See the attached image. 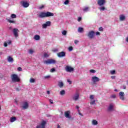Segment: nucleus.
Wrapping results in <instances>:
<instances>
[{"label":"nucleus","instance_id":"nucleus-36","mask_svg":"<svg viewBox=\"0 0 128 128\" xmlns=\"http://www.w3.org/2000/svg\"><path fill=\"white\" fill-rule=\"evenodd\" d=\"M68 2H70V1L68 0H66L64 2V4H68Z\"/></svg>","mask_w":128,"mask_h":128},{"label":"nucleus","instance_id":"nucleus-26","mask_svg":"<svg viewBox=\"0 0 128 128\" xmlns=\"http://www.w3.org/2000/svg\"><path fill=\"white\" fill-rule=\"evenodd\" d=\"M99 10H100V11H104V10H106V7L105 6H102V7H100L99 8Z\"/></svg>","mask_w":128,"mask_h":128},{"label":"nucleus","instance_id":"nucleus-16","mask_svg":"<svg viewBox=\"0 0 128 128\" xmlns=\"http://www.w3.org/2000/svg\"><path fill=\"white\" fill-rule=\"evenodd\" d=\"M22 108L24 110H26L27 108H28V102H24Z\"/></svg>","mask_w":128,"mask_h":128},{"label":"nucleus","instance_id":"nucleus-28","mask_svg":"<svg viewBox=\"0 0 128 128\" xmlns=\"http://www.w3.org/2000/svg\"><path fill=\"white\" fill-rule=\"evenodd\" d=\"M36 80L34 78H31L30 80V82L31 84H34V82H35Z\"/></svg>","mask_w":128,"mask_h":128},{"label":"nucleus","instance_id":"nucleus-12","mask_svg":"<svg viewBox=\"0 0 128 128\" xmlns=\"http://www.w3.org/2000/svg\"><path fill=\"white\" fill-rule=\"evenodd\" d=\"M57 56L58 58H64L66 56V52H62L57 54Z\"/></svg>","mask_w":128,"mask_h":128},{"label":"nucleus","instance_id":"nucleus-62","mask_svg":"<svg viewBox=\"0 0 128 128\" xmlns=\"http://www.w3.org/2000/svg\"><path fill=\"white\" fill-rule=\"evenodd\" d=\"M61 114H62V112H61Z\"/></svg>","mask_w":128,"mask_h":128},{"label":"nucleus","instance_id":"nucleus-18","mask_svg":"<svg viewBox=\"0 0 128 128\" xmlns=\"http://www.w3.org/2000/svg\"><path fill=\"white\" fill-rule=\"evenodd\" d=\"M34 39L35 40H40V35L36 34L34 36Z\"/></svg>","mask_w":128,"mask_h":128},{"label":"nucleus","instance_id":"nucleus-63","mask_svg":"<svg viewBox=\"0 0 128 128\" xmlns=\"http://www.w3.org/2000/svg\"><path fill=\"white\" fill-rule=\"evenodd\" d=\"M72 120H74V118H72Z\"/></svg>","mask_w":128,"mask_h":128},{"label":"nucleus","instance_id":"nucleus-22","mask_svg":"<svg viewBox=\"0 0 128 128\" xmlns=\"http://www.w3.org/2000/svg\"><path fill=\"white\" fill-rule=\"evenodd\" d=\"M78 32H80V34H82V32H84V28L79 27L78 28Z\"/></svg>","mask_w":128,"mask_h":128},{"label":"nucleus","instance_id":"nucleus-64","mask_svg":"<svg viewBox=\"0 0 128 128\" xmlns=\"http://www.w3.org/2000/svg\"><path fill=\"white\" fill-rule=\"evenodd\" d=\"M78 112H80V110H78Z\"/></svg>","mask_w":128,"mask_h":128},{"label":"nucleus","instance_id":"nucleus-33","mask_svg":"<svg viewBox=\"0 0 128 128\" xmlns=\"http://www.w3.org/2000/svg\"><path fill=\"white\" fill-rule=\"evenodd\" d=\"M110 98H116V94H113V95H112Z\"/></svg>","mask_w":128,"mask_h":128},{"label":"nucleus","instance_id":"nucleus-11","mask_svg":"<svg viewBox=\"0 0 128 128\" xmlns=\"http://www.w3.org/2000/svg\"><path fill=\"white\" fill-rule=\"evenodd\" d=\"M18 32H20V30H18V28L13 29V34L16 38H18Z\"/></svg>","mask_w":128,"mask_h":128},{"label":"nucleus","instance_id":"nucleus-61","mask_svg":"<svg viewBox=\"0 0 128 128\" xmlns=\"http://www.w3.org/2000/svg\"><path fill=\"white\" fill-rule=\"evenodd\" d=\"M114 92H118V90L115 89V90H114Z\"/></svg>","mask_w":128,"mask_h":128},{"label":"nucleus","instance_id":"nucleus-31","mask_svg":"<svg viewBox=\"0 0 128 128\" xmlns=\"http://www.w3.org/2000/svg\"><path fill=\"white\" fill-rule=\"evenodd\" d=\"M90 104H92V105L96 104V100H94L92 101L91 102H90Z\"/></svg>","mask_w":128,"mask_h":128},{"label":"nucleus","instance_id":"nucleus-2","mask_svg":"<svg viewBox=\"0 0 128 128\" xmlns=\"http://www.w3.org/2000/svg\"><path fill=\"white\" fill-rule=\"evenodd\" d=\"M12 81L13 82H20V79L16 74H13L11 76Z\"/></svg>","mask_w":128,"mask_h":128},{"label":"nucleus","instance_id":"nucleus-42","mask_svg":"<svg viewBox=\"0 0 128 128\" xmlns=\"http://www.w3.org/2000/svg\"><path fill=\"white\" fill-rule=\"evenodd\" d=\"M44 58H48V54L46 53L44 54Z\"/></svg>","mask_w":128,"mask_h":128},{"label":"nucleus","instance_id":"nucleus-37","mask_svg":"<svg viewBox=\"0 0 128 128\" xmlns=\"http://www.w3.org/2000/svg\"><path fill=\"white\" fill-rule=\"evenodd\" d=\"M29 54H34V50H29Z\"/></svg>","mask_w":128,"mask_h":128},{"label":"nucleus","instance_id":"nucleus-57","mask_svg":"<svg viewBox=\"0 0 128 128\" xmlns=\"http://www.w3.org/2000/svg\"><path fill=\"white\" fill-rule=\"evenodd\" d=\"M16 90L17 92H20V89L18 88H16Z\"/></svg>","mask_w":128,"mask_h":128},{"label":"nucleus","instance_id":"nucleus-44","mask_svg":"<svg viewBox=\"0 0 128 128\" xmlns=\"http://www.w3.org/2000/svg\"><path fill=\"white\" fill-rule=\"evenodd\" d=\"M44 8V6L42 5L39 7V10H42Z\"/></svg>","mask_w":128,"mask_h":128},{"label":"nucleus","instance_id":"nucleus-29","mask_svg":"<svg viewBox=\"0 0 128 128\" xmlns=\"http://www.w3.org/2000/svg\"><path fill=\"white\" fill-rule=\"evenodd\" d=\"M66 34H68V32L66 30H64L62 32V34L63 36H66Z\"/></svg>","mask_w":128,"mask_h":128},{"label":"nucleus","instance_id":"nucleus-59","mask_svg":"<svg viewBox=\"0 0 128 128\" xmlns=\"http://www.w3.org/2000/svg\"><path fill=\"white\" fill-rule=\"evenodd\" d=\"M57 128H60V125H58Z\"/></svg>","mask_w":128,"mask_h":128},{"label":"nucleus","instance_id":"nucleus-48","mask_svg":"<svg viewBox=\"0 0 128 128\" xmlns=\"http://www.w3.org/2000/svg\"><path fill=\"white\" fill-rule=\"evenodd\" d=\"M4 46L5 48H6V46H8V43L6 42H4Z\"/></svg>","mask_w":128,"mask_h":128},{"label":"nucleus","instance_id":"nucleus-49","mask_svg":"<svg viewBox=\"0 0 128 128\" xmlns=\"http://www.w3.org/2000/svg\"><path fill=\"white\" fill-rule=\"evenodd\" d=\"M90 100H94V95H90Z\"/></svg>","mask_w":128,"mask_h":128},{"label":"nucleus","instance_id":"nucleus-14","mask_svg":"<svg viewBox=\"0 0 128 128\" xmlns=\"http://www.w3.org/2000/svg\"><path fill=\"white\" fill-rule=\"evenodd\" d=\"M120 98L122 100H124V92H121L119 93Z\"/></svg>","mask_w":128,"mask_h":128},{"label":"nucleus","instance_id":"nucleus-50","mask_svg":"<svg viewBox=\"0 0 128 128\" xmlns=\"http://www.w3.org/2000/svg\"><path fill=\"white\" fill-rule=\"evenodd\" d=\"M68 82L70 84H72V81L70 80H67Z\"/></svg>","mask_w":128,"mask_h":128},{"label":"nucleus","instance_id":"nucleus-23","mask_svg":"<svg viewBox=\"0 0 128 128\" xmlns=\"http://www.w3.org/2000/svg\"><path fill=\"white\" fill-rule=\"evenodd\" d=\"M16 117H12L10 118V122H16Z\"/></svg>","mask_w":128,"mask_h":128},{"label":"nucleus","instance_id":"nucleus-40","mask_svg":"<svg viewBox=\"0 0 128 128\" xmlns=\"http://www.w3.org/2000/svg\"><path fill=\"white\" fill-rule=\"evenodd\" d=\"M6 42L8 44H12V40H8Z\"/></svg>","mask_w":128,"mask_h":128},{"label":"nucleus","instance_id":"nucleus-41","mask_svg":"<svg viewBox=\"0 0 128 128\" xmlns=\"http://www.w3.org/2000/svg\"><path fill=\"white\" fill-rule=\"evenodd\" d=\"M90 72H92V74H94V72H96V70H90Z\"/></svg>","mask_w":128,"mask_h":128},{"label":"nucleus","instance_id":"nucleus-19","mask_svg":"<svg viewBox=\"0 0 128 128\" xmlns=\"http://www.w3.org/2000/svg\"><path fill=\"white\" fill-rule=\"evenodd\" d=\"M126 20V16H124V15L122 14V15H120V20L121 22H124V20Z\"/></svg>","mask_w":128,"mask_h":128},{"label":"nucleus","instance_id":"nucleus-4","mask_svg":"<svg viewBox=\"0 0 128 128\" xmlns=\"http://www.w3.org/2000/svg\"><path fill=\"white\" fill-rule=\"evenodd\" d=\"M44 64H56V60H54V59H48L47 60L44 61Z\"/></svg>","mask_w":128,"mask_h":128},{"label":"nucleus","instance_id":"nucleus-7","mask_svg":"<svg viewBox=\"0 0 128 128\" xmlns=\"http://www.w3.org/2000/svg\"><path fill=\"white\" fill-rule=\"evenodd\" d=\"M46 122L42 120L40 125H38L36 128H46Z\"/></svg>","mask_w":128,"mask_h":128},{"label":"nucleus","instance_id":"nucleus-10","mask_svg":"<svg viewBox=\"0 0 128 128\" xmlns=\"http://www.w3.org/2000/svg\"><path fill=\"white\" fill-rule=\"evenodd\" d=\"M21 4L23 6V8H28L30 6V4L24 1L21 2Z\"/></svg>","mask_w":128,"mask_h":128},{"label":"nucleus","instance_id":"nucleus-52","mask_svg":"<svg viewBox=\"0 0 128 128\" xmlns=\"http://www.w3.org/2000/svg\"><path fill=\"white\" fill-rule=\"evenodd\" d=\"M78 22H80L82 20V17H79L78 20Z\"/></svg>","mask_w":128,"mask_h":128},{"label":"nucleus","instance_id":"nucleus-15","mask_svg":"<svg viewBox=\"0 0 128 128\" xmlns=\"http://www.w3.org/2000/svg\"><path fill=\"white\" fill-rule=\"evenodd\" d=\"M70 111L65 112H64L65 118H71L72 116L70 115Z\"/></svg>","mask_w":128,"mask_h":128},{"label":"nucleus","instance_id":"nucleus-56","mask_svg":"<svg viewBox=\"0 0 128 128\" xmlns=\"http://www.w3.org/2000/svg\"><path fill=\"white\" fill-rule=\"evenodd\" d=\"M50 94V90H48L47 91V94Z\"/></svg>","mask_w":128,"mask_h":128},{"label":"nucleus","instance_id":"nucleus-5","mask_svg":"<svg viewBox=\"0 0 128 128\" xmlns=\"http://www.w3.org/2000/svg\"><path fill=\"white\" fill-rule=\"evenodd\" d=\"M108 112H114V104L111 103L109 104V106L107 109Z\"/></svg>","mask_w":128,"mask_h":128},{"label":"nucleus","instance_id":"nucleus-53","mask_svg":"<svg viewBox=\"0 0 128 128\" xmlns=\"http://www.w3.org/2000/svg\"><path fill=\"white\" fill-rule=\"evenodd\" d=\"M78 40H74V44H78Z\"/></svg>","mask_w":128,"mask_h":128},{"label":"nucleus","instance_id":"nucleus-34","mask_svg":"<svg viewBox=\"0 0 128 128\" xmlns=\"http://www.w3.org/2000/svg\"><path fill=\"white\" fill-rule=\"evenodd\" d=\"M98 30L100 32H104V28H102V27L100 26Z\"/></svg>","mask_w":128,"mask_h":128},{"label":"nucleus","instance_id":"nucleus-58","mask_svg":"<svg viewBox=\"0 0 128 128\" xmlns=\"http://www.w3.org/2000/svg\"><path fill=\"white\" fill-rule=\"evenodd\" d=\"M76 108H77V110H78V108H80V106H76Z\"/></svg>","mask_w":128,"mask_h":128},{"label":"nucleus","instance_id":"nucleus-39","mask_svg":"<svg viewBox=\"0 0 128 128\" xmlns=\"http://www.w3.org/2000/svg\"><path fill=\"white\" fill-rule=\"evenodd\" d=\"M110 74H116V70H112L110 71Z\"/></svg>","mask_w":128,"mask_h":128},{"label":"nucleus","instance_id":"nucleus-46","mask_svg":"<svg viewBox=\"0 0 128 128\" xmlns=\"http://www.w3.org/2000/svg\"><path fill=\"white\" fill-rule=\"evenodd\" d=\"M58 49H54V50H52V52H58Z\"/></svg>","mask_w":128,"mask_h":128},{"label":"nucleus","instance_id":"nucleus-55","mask_svg":"<svg viewBox=\"0 0 128 128\" xmlns=\"http://www.w3.org/2000/svg\"><path fill=\"white\" fill-rule=\"evenodd\" d=\"M123 88H124V90H126V86L124 85L123 86Z\"/></svg>","mask_w":128,"mask_h":128},{"label":"nucleus","instance_id":"nucleus-43","mask_svg":"<svg viewBox=\"0 0 128 128\" xmlns=\"http://www.w3.org/2000/svg\"><path fill=\"white\" fill-rule=\"evenodd\" d=\"M18 70L19 72H22V67H18Z\"/></svg>","mask_w":128,"mask_h":128},{"label":"nucleus","instance_id":"nucleus-25","mask_svg":"<svg viewBox=\"0 0 128 128\" xmlns=\"http://www.w3.org/2000/svg\"><path fill=\"white\" fill-rule=\"evenodd\" d=\"M92 124L94 126H96V124H98V121H96V120H92Z\"/></svg>","mask_w":128,"mask_h":128},{"label":"nucleus","instance_id":"nucleus-3","mask_svg":"<svg viewBox=\"0 0 128 128\" xmlns=\"http://www.w3.org/2000/svg\"><path fill=\"white\" fill-rule=\"evenodd\" d=\"M94 36H96V32L94 30L90 31L87 34V36L90 40L94 38Z\"/></svg>","mask_w":128,"mask_h":128},{"label":"nucleus","instance_id":"nucleus-17","mask_svg":"<svg viewBox=\"0 0 128 128\" xmlns=\"http://www.w3.org/2000/svg\"><path fill=\"white\" fill-rule=\"evenodd\" d=\"M92 80L94 82H100V78L96 76H92Z\"/></svg>","mask_w":128,"mask_h":128},{"label":"nucleus","instance_id":"nucleus-6","mask_svg":"<svg viewBox=\"0 0 128 128\" xmlns=\"http://www.w3.org/2000/svg\"><path fill=\"white\" fill-rule=\"evenodd\" d=\"M65 70L67 72H72L74 70V68L70 66H67L65 67Z\"/></svg>","mask_w":128,"mask_h":128},{"label":"nucleus","instance_id":"nucleus-45","mask_svg":"<svg viewBox=\"0 0 128 128\" xmlns=\"http://www.w3.org/2000/svg\"><path fill=\"white\" fill-rule=\"evenodd\" d=\"M44 78L46 80V78H50V76H45Z\"/></svg>","mask_w":128,"mask_h":128},{"label":"nucleus","instance_id":"nucleus-38","mask_svg":"<svg viewBox=\"0 0 128 128\" xmlns=\"http://www.w3.org/2000/svg\"><path fill=\"white\" fill-rule=\"evenodd\" d=\"M72 50H74V48H72V46H70L68 48V50L69 52H72Z\"/></svg>","mask_w":128,"mask_h":128},{"label":"nucleus","instance_id":"nucleus-32","mask_svg":"<svg viewBox=\"0 0 128 128\" xmlns=\"http://www.w3.org/2000/svg\"><path fill=\"white\" fill-rule=\"evenodd\" d=\"M84 12H86L88 10V7H86L84 9H83Z\"/></svg>","mask_w":128,"mask_h":128},{"label":"nucleus","instance_id":"nucleus-51","mask_svg":"<svg viewBox=\"0 0 128 128\" xmlns=\"http://www.w3.org/2000/svg\"><path fill=\"white\" fill-rule=\"evenodd\" d=\"M49 102H50L52 104H54V102H53L52 100H49Z\"/></svg>","mask_w":128,"mask_h":128},{"label":"nucleus","instance_id":"nucleus-35","mask_svg":"<svg viewBox=\"0 0 128 128\" xmlns=\"http://www.w3.org/2000/svg\"><path fill=\"white\" fill-rule=\"evenodd\" d=\"M50 72H56V69L54 68H52L50 70Z\"/></svg>","mask_w":128,"mask_h":128},{"label":"nucleus","instance_id":"nucleus-30","mask_svg":"<svg viewBox=\"0 0 128 128\" xmlns=\"http://www.w3.org/2000/svg\"><path fill=\"white\" fill-rule=\"evenodd\" d=\"M10 18H16V15L15 14H11Z\"/></svg>","mask_w":128,"mask_h":128},{"label":"nucleus","instance_id":"nucleus-24","mask_svg":"<svg viewBox=\"0 0 128 128\" xmlns=\"http://www.w3.org/2000/svg\"><path fill=\"white\" fill-rule=\"evenodd\" d=\"M6 20L10 24H16V21L11 20L10 19H6Z\"/></svg>","mask_w":128,"mask_h":128},{"label":"nucleus","instance_id":"nucleus-60","mask_svg":"<svg viewBox=\"0 0 128 128\" xmlns=\"http://www.w3.org/2000/svg\"><path fill=\"white\" fill-rule=\"evenodd\" d=\"M79 114H80V116H82V113H80V112L79 113Z\"/></svg>","mask_w":128,"mask_h":128},{"label":"nucleus","instance_id":"nucleus-9","mask_svg":"<svg viewBox=\"0 0 128 128\" xmlns=\"http://www.w3.org/2000/svg\"><path fill=\"white\" fill-rule=\"evenodd\" d=\"M78 98H80V94H78V93L72 96V100H75V102H76V100H78Z\"/></svg>","mask_w":128,"mask_h":128},{"label":"nucleus","instance_id":"nucleus-8","mask_svg":"<svg viewBox=\"0 0 128 128\" xmlns=\"http://www.w3.org/2000/svg\"><path fill=\"white\" fill-rule=\"evenodd\" d=\"M52 24V22L50 21H48L46 22V24H44L42 25V28H46L48 26H50V24Z\"/></svg>","mask_w":128,"mask_h":128},{"label":"nucleus","instance_id":"nucleus-20","mask_svg":"<svg viewBox=\"0 0 128 128\" xmlns=\"http://www.w3.org/2000/svg\"><path fill=\"white\" fill-rule=\"evenodd\" d=\"M8 62H14V58L10 56H8Z\"/></svg>","mask_w":128,"mask_h":128},{"label":"nucleus","instance_id":"nucleus-13","mask_svg":"<svg viewBox=\"0 0 128 128\" xmlns=\"http://www.w3.org/2000/svg\"><path fill=\"white\" fill-rule=\"evenodd\" d=\"M106 4V0H98V4L100 6H104Z\"/></svg>","mask_w":128,"mask_h":128},{"label":"nucleus","instance_id":"nucleus-47","mask_svg":"<svg viewBox=\"0 0 128 128\" xmlns=\"http://www.w3.org/2000/svg\"><path fill=\"white\" fill-rule=\"evenodd\" d=\"M96 36H100V33L98 32H96Z\"/></svg>","mask_w":128,"mask_h":128},{"label":"nucleus","instance_id":"nucleus-54","mask_svg":"<svg viewBox=\"0 0 128 128\" xmlns=\"http://www.w3.org/2000/svg\"><path fill=\"white\" fill-rule=\"evenodd\" d=\"M111 78H112V80H114L116 78V76H112Z\"/></svg>","mask_w":128,"mask_h":128},{"label":"nucleus","instance_id":"nucleus-21","mask_svg":"<svg viewBox=\"0 0 128 128\" xmlns=\"http://www.w3.org/2000/svg\"><path fill=\"white\" fill-rule=\"evenodd\" d=\"M58 86L60 88H64V82H58Z\"/></svg>","mask_w":128,"mask_h":128},{"label":"nucleus","instance_id":"nucleus-27","mask_svg":"<svg viewBox=\"0 0 128 128\" xmlns=\"http://www.w3.org/2000/svg\"><path fill=\"white\" fill-rule=\"evenodd\" d=\"M60 96H64V94H66V91L64 90H62L60 92Z\"/></svg>","mask_w":128,"mask_h":128},{"label":"nucleus","instance_id":"nucleus-1","mask_svg":"<svg viewBox=\"0 0 128 128\" xmlns=\"http://www.w3.org/2000/svg\"><path fill=\"white\" fill-rule=\"evenodd\" d=\"M54 13L47 12H41L38 15V17L40 18H49L50 16H54Z\"/></svg>","mask_w":128,"mask_h":128}]
</instances>
